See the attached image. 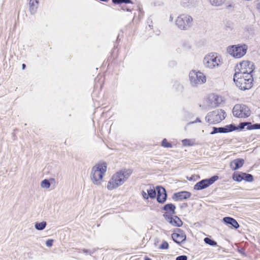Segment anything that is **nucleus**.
<instances>
[{
	"label": "nucleus",
	"mask_w": 260,
	"mask_h": 260,
	"mask_svg": "<svg viewBox=\"0 0 260 260\" xmlns=\"http://www.w3.org/2000/svg\"><path fill=\"white\" fill-rule=\"evenodd\" d=\"M247 129H260V124H254L250 125V127L247 128Z\"/></svg>",
	"instance_id": "33"
},
{
	"label": "nucleus",
	"mask_w": 260,
	"mask_h": 260,
	"mask_svg": "<svg viewBox=\"0 0 260 260\" xmlns=\"http://www.w3.org/2000/svg\"><path fill=\"white\" fill-rule=\"evenodd\" d=\"M256 8L259 11V12H260V2L258 3L257 5H256Z\"/></svg>",
	"instance_id": "39"
},
{
	"label": "nucleus",
	"mask_w": 260,
	"mask_h": 260,
	"mask_svg": "<svg viewBox=\"0 0 260 260\" xmlns=\"http://www.w3.org/2000/svg\"><path fill=\"white\" fill-rule=\"evenodd\" d=\"M218 133V128L214 127L213 128V131L210 134L213 135V134H216V133Z\"/></svg>",
	"instance_id": "38"
},
{
	"label": "nucleus",
	"mask_w": 260,
	"mask_h": 260,
	"mask_svg": "<svg viewBox=\"0 0 260 260\" xmlns=\"http://www.w3.org/2000/svg\"><path fill=\"white\" fill-rule=\"evenodd\" d=\"M190 84L192 86H197L205 83L206 82V76L200 71L192 70L189 74Z\"/></svg>",
	"instance_id": "6"
},
{
	"label": "nucleus",
	"mask_w": 260,
	"mask_h": 260,
	"mask_svg": "<svg viewBox=\"0 0 260 260\" xmlns=\"http://www.w3.org/2000/svg\"><path fill=\"white\" fill-rule=\"evenodd\" d=\"M211 5L214 7H220L222 6L226 0H208Z\"/></svg>",
	"instance_id": "24"
},
{
	"label": "nucleus",
	"mask_w": 260,
	"mask_h": 260,
	"mask_svg": "<svg viewBox=\"0 0 260 260\" xmlns=\"http://www.w3.org/2000/svg\"><path fill=\"white\" fill-rule=\"evenodd\" d=\"M190 193L187 191H181L174 194L175 199L177 201L185 200L190 197Z\"/></svg>",
	"instance_id": "16"
},
{
	"label": "nucleus",
	"mask_w": 260,
	"mask_h": 260,
	"mask_svg": "<svg viewBox=\"0 0 260 260\" xmlns=\"http://www.w3.org/2000/svg\"><path fill=\"white\" fill-rule=\"evenodd\" d=\"M156 190L157 192V201L160 203H164L167 197L165 189L161 186H157Z\"/></svg>",
	"instance_id": "13"
},
{
	"label": "nucleus",
	"mask_w": 260,
	"mask_h": 260,
	"mask_svg": "<svg viewBox=\"0 0 260 260\" xmlns=\"http://www.w3.org/2000/svg\"><path fill=\"white\" fill-rule=\"evenodd\" d=\"M197 122H201V120H200V119H199V118H197L196 119V121H193V122H191V123H196Z\"/></svg>",
	"instance_id": "40"
},
{
	"label": "nucleus",
	"mask_w": 260,
	"mask_h": 260,
	"mask_svg": "<svg viewBox=\"0 0 260 260\" xmlns=\"http://www.w3.org/2000/svg\"><path fill=\"white\" fill-rule=\"evenodd\" d=\"M234 81L240 89L246 90L252 87L253 78L250 74L243 75L241 73H236L234 76Z\"/></svg>",
	"instance_id": "3"
},
{
	"label": "nucleus",
	"mask_w": 260,
	"mask_h": 260,
	"mask_svg": "<svg viewBox=\"0 0 260 260\" xmlns=\"http://www.w3.org/2000/svg\"><path fill=\"white\" fill-rule=\"evenodd\" d=\"M159 248L162 249H167L169 248V244L166 241H164L160 246Z\"/></svg>",
	"instance_id": "34"
},
{
	"label": "nucleus",
	"mask_w": 260,
	"mask_h": 260,
	"mask_svg": "<svg viewBox=\"0 0 260 260\" xmlns=\"http://www.w3.org/2000/svg\"><path fill=\"white\" fill-rule=\"evenodd\" d=\"M244 163L242 158H237L233 160L230 163V167L233 170H236L241 168Z\"/></svg>",
	"instance_id": "15"
},
{
	"label": "nucleus",
	"mask_w": 260,
	"mask_h": 260,
	"mask_svg": "<svg viewBox=\"0 0 260 260\" xmlns=\"http://www.w3.org/2000/svg\"><path fill=\"white\" fill-rule=\"evenodd\" d=\"M147 189H146V188L145 187V188H144L142 190V196H143V198L144 199H148L149 197L147 195V192L146 191Z\"/></svg>",
	"instance_id": "35"
},
{
	"label": "nucleus",
	"mask_w": 260,
	"mask_h": 260,
	"mask_svg": "<svg viewBox=\"0 0 260 260\" xmlns=\"http://www.w3.org/2000/svg\"><path fill=\"white\" fill-rule=\"evenodd\" d=\"M237 71L236 73H241L243 75L250 74L253 71V64L251 61L243 60L237 66Z\"/></svg>",
	"instance_id": "10"
},
{
	"label": "nucleus",
	"mask_w": 260,
	"mask_h": 260,
	"mask_svg": "<svg viewBox=\"0 0 260 260\" xmlns=\"http://www.w3.org/2000/svg\"><path fill=\"white\" fill-rule=\"evenodd\" d=\"M187 257L186 255H180L176 258V260H187Z\"/></svg>",
	"instance_id": "37"
},
{
	"label": "nucleus",
	"mask_w": 260,
	"mask_h": 260,
	"mask_svg": "<svg viewBox=\"0 0 260 260\" xmlns=\"http://www.w3.org/2000/svg\"><path fill=\"white\" fill-rule=\"evenodd\" d=\"M182 143L184 146H191L194 144V141L190 139H184Z\"/></svg>",
	"instance_id": "26"
},
{
	"label": "nucleus",
	"mask_w": 260,
	"mask_h": 260,
	"mask_svg": "<svg viewBox=\"0 0 260 260\" xmlns=\"http://www.w3.org/2000/svg\"><path fill=\"white\" fill-rule=\"evenodd\" d=\"M192 21L191 16L183 14L177 18L176 24L180 29L186 30L192 25Z\"/></svg>",
	"instance_id": "8"
},
{
	"label": "nucleus",
	"mask_w": 260,
	"mask_h": 260,
	"mask_svg": "<svg viewBox=\"0 0 260 260\" xmlns=\"http://www.w3.org/2000/svg\"><path fill=\"white\" fill-rule=\"evenodd\" d=\"M145 260H151V259L148 257H145Z\"/></svg>",
	"instance_id": "42"
},
{
	"label": "nucleus",
	"mask_w": 260,
	"mask_h": 260,
	"mask_svg": "<svg viewBox=\"0 0 260 260\" xmlns=\"http://www.w3.org/2000/svg\"><path fill=\"white\" fill-rule=\"evenodd\" d=\"M47 225L46 221H42L41 222H36L35 224V228L36 229L39 231L44 230Z\"/></svg>",
	"instance_id": "25"
},
{
	"label": "nucleus",
	"mask_w": 260,
	"mask_h": 260,
	"mask_svg": "<svg viewBox=\"0 0 260 260\" xmlns=\"http://www.w3.org/2000/svg\"><path fill=\"white\" fill-rule=\"evenodd\" d=\"M132 171L124 169L115 172L107 183V188L112 190L122 185L130 177Z\"/></svg>",
	"instance_id": "1"
},
{
	"label": "nucleus",
	"mask_w": 260,
	"mask_h": 260,
	"mask_svg": "<svg viewBox=\"0 0 260 260\" xmlns=\"http://www.w3.org/2000/svg\"><path fill=\"white\" fill-rule=\"evenodd\" d=\"M175 206L172 204H166L163 208V209L166 211V213L165 214H167L168 215L170 214V215L175 213Z\"/></svg>",
	"instance_id": "18"
},
{
	"label": "nucleus",
	"mask_w": 260,
	"mask_h": 260,
	"mask_svg": "<svg viewBox=\"0 0 260 260\" xmlns=\"http://www.w3.org/2000/svg\"><path fill=\"white\" fill-rule=\"evenodd\" d=\"M218 179L217 176H214L210 179H204L198 182L194 186L196 190H201L207 188L210 185L212 184L215 181Z\"/></svg>",
	"instance_id": "11"
},
{
	"label": "nucleus",
	"mask_w": 260,
	"mask_h": 260,
	"mask_svg": "<svg viewBox=\"0 0 260 260\" xmlns=\"http://www.w3.org/2000/svg\"><path fill=\"white\" fill-rule=\"evenodd\" d=\"M248 47L245 44L230 46L227 48V52L235 58H240L246 53Z\"/></svg>",
	"instance_id": "5"
},
{
	"label": "nucleus",
	"mask_w": 260,
	"mask_h": 260,
	"mask_svg": "<svg viewBox=\"0 0 260 260\" xmlns=\"http://www.w3.org/2000/svg\"><path fill=\"white\" fill-rule=\"evenodd\" d=\"M250 125H252L250 122H241L238 125V127L240 129H243L246 127V128L248 127H250Z\"/></svg>",
	"instance_id": "30"
},
{
	"label": "nucleus",
	"mask_w": 260,
	"mask_h": 260,
	"mask_svg": "<svg viewBox=\"0 0 260 260\" xmlns=\"http://www.w3.org/2000/svg\"><path fill=\"white\" fill-rule=\"evenodd\" d=\"M164 217L168 222L173 226L180 227L183 224L181 220L177 216H172L167 214H164Z\"/></svg>",
	"instance_id": "12"
},
{
	"label": "nucleus",
	"mask_w": 260,
	"mask_h": 260,
	"mask_svg": "<svg viewBox=\"0 0 260 260\" xmlns=\"http://www.w3.org/2000/svg\"><path fill=\"white\" fill-rule=\"evenodd\" d=\"M42 188L48 189L50 186V183L47 179L43 180L41 183Z\"/></svg>",
	"instance_id": "28"
},
{
	"label": "nucleus",
	"mask_w": 260,
	"mask_h": 260,
	"mask_svg": "<svg viewBox=\"0 0 260 260\" xmlns=\"http://www.w3.org/2000/svg\"><path fill=\"white\" fill-rule=\"evenodd\" d=\"M235 129V126L232 124L226 125L224 127L218 128V133H228L232 132Z\"/></svg>",
	"instance_id": "22"
},
{
	"label": "nucleus",
	"mask_w": 260,
	"mask_h": 260,
	"mask_svg": "<svg viewBox=\"0 0 260 260\" xmlns=\"http://www.w3.org/2000/svg\"><path fill=\"white\" fill-rule=\"evenodd\" d=\"M112 2L114 4H128L131 3V1L130 0H112Z\"/></svg>",
	"instance_id": "32"
},
{
	"label": "nucleus",
	"mask_w": 260,
	"mask_h": 260,
	"mask_svg": "<svg viewBox=\"0 0 260 260\" xmlns=\"http://www.w3.org/2000/svg\"><path fill=\"white\" fill-rule=\"evenodd\" d=\"M146 191L147 192V195L149 198L151 199H153L156 197V190L154 189V187L152 186H146Z\"/></svg>",
	"instance_id": "21"
},
{
	"label": "nucleus",
	"mask_w": 260,
	"mask_h": 260,
	"mask_svg": "<svg viewBox=\"0 0 260 260\" xmlns=\"http://www.w3.org/2000/svg\"><path fill=\"white\" fill-rule=\"evenodd\" d=\"M223 221L227 224H230L235 229H238L239 224L238 222L233 218L225 217L223 218Z\"/></svg>",
	"instance_id": "17"
},
{
	"label": "nucleus",
	"mask_w": 260,
	"mask_h": 260,
	"mask_svg": "<svg viewBox=\"0 0 260 260\" xmlns=\"http://www.w3.org/2000/svg\"><path fill=\"white\" fill-rule=\"evenodd\" d=\"M162 146L167 148H171L172 147V144L168 142L166 139H164L162 141Z\"/></svg>",
	"instance_id": "31"
},
{
	"label": "nucleus",
	"mask_w": 260,
	"mask_h": 260,
	"mask_svg": "<svg viewBox=\"0 0 260 260\" xmlns=\"http://www.w3.org/2000/svg\"><path fill=\"white\" fill-rule=\"evenodd\" d=\"M243 180L248 181V182H252L253 180V176L249 174H247L245 173H243L242 174Z\"/></svg>",
	"instance_id": "27"
},
{
	"label": "nucleus",
	"mask_w": 260,
	"mask_h": 260,
	"mask_svg": "<svg viewBox=\"0 0 260 260\" xmlns=\"http://www.w3.org/2000/svg\"><path fill=\"white\" fill-rule=\"evenodd\" d=\"M22 69H24L25 68V64L24 63L22 65Z\"/></svg>",
	"instance_id": "41"
},
{
	"label": "nucleus",
	"mask_w": 260,
	"mask_h": 260,
	"mask_svg": "<svg viewBox=\"0 0 260 260\" xmlns=\"http://www.w3.org/2000/svg\"><path fill=\"white\" fill-rule=\"evenodd\" d=\"M233 115L239 118H246L250 116V109L245 105L237 104L233 109Z\"/></svg>",
	"instance_id": "9"
},
{
	"label": "nucleus",
	"mask_w": 260,
	"mask_h": 260,
	"mask_svg": "<svg viewBox=\"0 0 260 260\" xmlns=\"http://www.w3.org/2000/svg\"><path fill=\"white\" fill-rule=\"evenodd\" d=\"M107 169L106 162H99L91 169L90 177L92 183L97 186H100L103 181V178Z\"/></svg>",
	"instance_id": "2"
},
{
	"label": "nucleus",
	"mask_w": 260,
	"mask_h": 260,
	"mask_svg": "<svg viewBox=\"0 0 260 260\" xmlns=\"http://www.w3.org/2000/svg\"><path fill=\"white\" fill-rule=\"evenodd\" d=\"M242 174H243V172H235L233 174L232 178L234 180L236 181L237 182H240L243 180Z\"/></svg>",
	"instance_id": "23"
},
{
	"label": "nucleus",
	"mask_w": 260,
	"mask_h": 260,
	"mask_svg": "<svg viewBox=\"0 0 260 260\" xmlns=\"http://www.w3.org/2000/svg\"><path fill=\"white\" fill-rule=\"evenodd\" d=\"M210 100L212 101L211 104L213 107L217 106L222 101L221 97H220L217 95H212L210 98Z\"/></svg>",
	"instance_id": "19"
},
{
	"label": "nucleus",
	"mask_w": 260,
	"mask_h": 260,
	"mask_svg": "<svg viewBox=\"0 0 260 260\" xmlns=\"http://www.w3.org/2000/svg\"><path fill=\"white\" fill-rule=\"evenodd\" d=\"M53 242V240L48 239L46 242V245L47 247H50L52 246Z\"/></svg>",
	"instance_id": "36"
},
{
	"label": "nucleus",
	"mask_w": 260,
	"mask_h": 260,
	"mask_svg": "<svg viewBox=\"0 0 260 260\" xmlns=\"http://www.w3.org/2000/svg\"><path fill=\"white\" fill-rule=\"evenodd\" d=\"M204 67L210 70L220 68L223 64L221 56L216 53H210L206 55L203 59Z\"/></svg>",
	"instance_id": "4"
},
{
	"label": "nucleus",
	"mask_w": 260,
	"mask_h": 260,
	"mask_svg": "<svg viewBox=\"0 0 260 260\" xmlns=\"http://www.w3.org/2000/svg\"><path fill=\"white\" fill-rule=\"evenodd\" d=\"M178 231L179 233H173L172 235V238L175 242L178 244H180L185 240L186 235L183 232L181 231L180 230H178Z\"/></svg>",
	"instance_id": "14"
},
{
	"label": "nucleus",
	"mask_w": 260,
	"mask_h": 260,
	"mask_svg": "<svg viewBox=\"0 0 260 260\" xmlns=\"http://www.w3.org/2000/svg\"><path fill=\"white\" fill-rule=\"evenodd\" d=\"M225 116V112L221 109H218L209 113L206 117V120L211 124H215L221 121Z\"/></svg>",
	"instance_id": "7"
},
{
	"label": "nucleus",
	"mask_w": 260,
	"mask_h": 260,
	"mask_svg": "<svg viewBox=\"0 0 260 260\" xmlns=\"http://www.w3.org/2000/svg\"><path fill=\"white\" fill-rule=\"evenodd\" d=\"M38 0H30L29 9L32 14H35L37 11L38 7Z\"/></svg>",
	"instance_id": "20"
},
{
	"label": "nucleus",
	"mask_w": 260,
	"mask_h": 260,
	"mask_svg": "<svg viewBox=\"0 0 260 260\" xmlns=\"http://www.w3.org/2000/svg\"><path fill=\"white\" fill-rule=\"evenodd\" d=\"M204 241L206 244H209L211 246H217V243L215 241L210 239L209 238H207V237L205 238L204 239Z\"/></svg>",
	"instance_id": "29"
}]
</instances>
